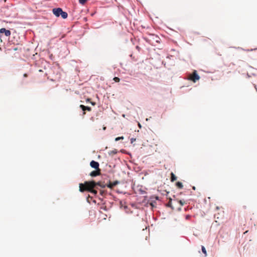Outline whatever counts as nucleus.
I'll return each mask as SVG.
<instances>
[{"mask_svg":"<svg viewBox=\"0 0 257 257\" xmlns=\"http://www.w3.org/2000/svg\"><path fill=\"white\" fill-rule=\"evenodd\" d=\"M96 187V182L94 181H85L83 184H79V191L83 192L85 191L89 192Z\"/></svg>","mask_w":257,"mask_h":257,"instance_id":"1","label":"nucleus"},{"mask_svg":"<svg viewBox=\"0 0 257 257\" xmlns=\"http://www.w3.org/2000/svg\"><path fill=\"white\" fill-rule=\"evenodd\" d=\"M52 11L53 14L57 17L61 16L63 19H66L68 17L67 13L63 12L61 8H55L53 9Z\"/></svg>","mask_w":257,"mask_h":257,"instance_id":"2","label":"nucleus"},{"mask_svg":"<svg viewBox=\"0 0 257 257\" xmlns=\"http://www.w3.org/2000/svg\"><path fill=\"white\" fill-rule=\"evenodd\" d=\"M199 79L200 76L198 75L197 71L196 70H194L193 73L189 76V79L191 80L194 82H196L197 81L199 80Z\"/></svg>","mask_w":257,"mask_h":257,"instance_id":"3","label":"nucleus"},{"mask_svg":"<svg viewBox=\"0 0 257 257\" xmlns=\"http://www.w3.org/2000/svg\"><path fill=\"white\" fill-rule=\"evenodd\" d=\"M90 165L92 168H94L95 170L100 169L99 168V164L97 162L93 160L90 162Z\"/></svg>","mask_w":257,"mask_h":257,"instance_id":"4","label":"nucleus"},{"mask_svg":"<svg viewBox=\"0 0 257 257\" xmlns=\"http://www.w3.org/2000/svg\"><path fill=\"white\" fill-rule=\"evenodd\" d=\"M80 107L82 109V110L83 111V115H84L86 114L85 111L87 110L88 111H91V108L89 106H86L84 105L81 104L80 105Z\"/></svg>","mask_w":257,"mask_h":257,"instance_id":"5","label":"nucleus"},{"mask_svg":"<svg viewBox=\"0 0 257 257\" xmlns=\"http://www.w3.org/2000/svg\"><path fill=\"white\" fill-rule=\"evenodd\" d=\"M1 33H4L5 36L7 37L10 36L11 34V32L10 30H6L5 28H2L0 29Z\"/></svg>","mask_w":257,"mask_h":257,"instance_id":"6","label":"nucleus"},{"mask_svg":"<svg viewBox=\"0 0 257 257\" xmlns=\"http://www.w3.org/2000/svg\"><path fill=\"white\" fill-rule=\"evenodd\" d=\"M100 172H101L100 169H97L95 171H92L90 173V175L91 177H95V176L99 175L100 174Z\"/></svg>","mask_w":257,"mask_h":257,"instance_id":"7","label":"nucleus"},{"mask_svg":"<svg viewBox=\"0 0 257 257\" xmlns=\"http://www.w3.org/2000/svg\"><path fill=\"white\" fill-rule=\"evenodd\" d=\"M118 181H115L113 182H109V184L106 185V186L110 189H112L115 186L118 184Z\"/></svg>","mask_w":257,"mask_h":257,"instance_id":"8","label":"nucleus"},{"mask_svg":"<svg viewBox=\"0 0 257 257\" xmlns=\"http://www.w3.org/2000/svg\"><path fill=\"white\" fill-rule=\"evenodd\" d=\"M97 185L99 186L100 187L103 188H105L106 186V185L105 184H104V183L100 182V181L96 182V186H97Z\"/></svg>","mask_w":257,"mask_h":257,"instance_id":"9","label":"nucleus"},{"mask_svg":"<svg viewBox=\"0 0 257 257\" xmlns=\"http://www.w3.org/2000/svg\"><path fill=\"white\" fill-rule=\"evenodd\" d=\"M201 249H202V251L204 254L205 256H206L207 254V251H206L205 247L204 246L202 245Z\"/></svg>","mask_w":257,"mask_h":257,"instance_id":"10","label":"nucleus"},{"mask_svg":"<svg viewBox=\"0 0 257 257\" xmlns=\"http://www.w3.org/2000/svg\"><path fill=\"white\" fill-rule=\"evenodd\" d=\"M89 192L94 195H96L97 193V191L94 189H92L91 190H90Z\"/></svg>","mask_w":257,"mask_h":257,"instance_id":"11","label":"nucleus"},{"mask_svg":"<svg viewBox=\"0 0 257 257\" xmlns=\"http://www.w3.org/2000/svg\"><path fill=\"white\" fill-rule=\"evenodd\" d=\"M171 181H174L176 179V176L173 173H171Z\"/></svg>","mask_w":257,"mask_h":257,"instance_id":"12","label":"nucleus"},{"mask_svg":"<svg viewBox=\"0 0 257 257\" xmlns=\"http://www.w3.org/2000/svg\"><path fill=\"white\" fill-rule=\"evenodd\" d=\"M113 79L115 82H118L120 81V79L117 77H114Z\"/></svg>","mask_w":257,"mask_h":257,"instance_id":"13","label":"nucleus"},{"mask_svg":"<svg viewBox=\"0 0 257 257\" xmlns=\"http://www.w3.org/2000/svg\"><path fill=\"white\" fill-rule=\"evenodd\" d=\"M178 188L180 189L183 188V185L182 183L178 182Z\"/></svg>","mask_w":257,"mask_h":257,"instance_id":"14","label":"nucleus"},{"mask_svg":"<svg viewBox=\"0 0 257 257\" xmlns=\"http://www.w3.org/2000/svg\"><path fill=\"white\" fill-rule=\"evenodd\" d=\"M124 139L123 137H117V138H116L115 139V141H118L120 140H123Z\"/></svg>","mask_w":257,"mask_h":257,"instance_id":"15","label":"nucleus"},{"mask_svg":"<svg viewBox=\"0 0 257 257\" xmlns=\"http://www.w3.org/2000/svg\"><path fill=\"white\" fill-rule=\"evenodd\" d=\"M179 203L181 204V205H183L184 204V203H185V202L184 201L183 202V201L180 200Z\"/></svg>","mask_w":257,"mask_h":257,"instance_id":"16","label":"nucleus"},{"mask_svg":"<svg viewBox=\"0 0 257 257\" xmlns=\"http://www.w3.org/2000/svg\"><path fill=\"white\" fill-rule=\"evenodd\" d=\"M135 140H136L135 139L132 138L131 140V143H133L134 142V141H135Z\"/></svg>","mask_w":257,"mask_h":257,"instance_id":"17","label":"nucleus"},{"mask_svg":"<svg viewBox=\"0 0 257 257\" xmlns=\"http://www.w3.org/2000/svg\"><path fill=\"white\" fill-rule=\"evenodd\" d=\"M27 76H28L27 74L25 73V74H24V77H27Z\"/></svg>","mask_w":257,"mask_h":257,"instance_id":"18","label":"nucleus"},{"mask_svg":"<svg viewBox=\"0 0 257 257\" xmlns=\"http://www.w3.org/2000/svg\"><path fill=\"white\" fill-rule=\"evenodd\" d=\"M91 103L92 105H95V102H91Z\"/></svg>","mask_w":257,"mask_h":257,"instance_id":"19","label":"nucleus"},{"mask_svg":"<svg viewBox=\"0 0 257 257\" xmlns=\"http://www.w3.org/2000/svg\"><path fill=\"white\" fill-rule=\"evenodd\" d=\"M136 48H137V49H138L139 50H140V47H139V46H137V47H136Z\"/></svg>","mask_w":257,"mask_h":257,"instance_id":"20","label":"nucleus"},{"mask_svg":"<svg viewBox=\"0 0 257 257\" xmlns=\"http://www.w3.org/2000/svg\"><path fill=\"white\" fill-rule=\"evenodd\" d=\"M89 100H90V99H89V98H88V99H87V101H89Z\"/></svg>","mask_w":257,"mask_h":257,"instance_id":"21","label":"nucleus"},{"mask_svg":"<svg viewBox=\"0 0 257 257\" xmlns=\"http://www.w3.org/2000/svg\"><path fill=\"white\" fill-rule=\"evenodd\" d=\"M139 126L141 127L140 124H139Z\"/></svg>","mask_w":257,"mask_h":257,"instance_id":"22","label":"nucleus"},{"mask_svg":"<svg viewBox=\"0 0 257 257\" xmlns=\"http://www.w3.org/2000/svg\"><path fill=\"white\" fill-rule=\"evenodd\" d=\"M168 205H169V206H170V203H168Z\"/></svg>","mask_w":257,"mask_h":257,"instance_id":"23","label":"nucleus"}]
</instances>
